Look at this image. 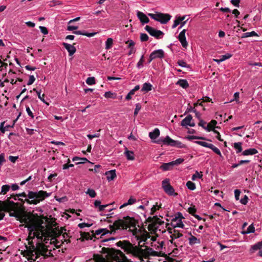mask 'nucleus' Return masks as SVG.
Wrapping results in <instances>:
<instances>
[{"instance_id": "f257e3e1", "label": "nucleus", "mask_w": 262, "mask_h": 262, "mask_svg": "<svg viewBox=\"0 0 262 262\" xmlns=\"http://www.w3.org/2000/svg\"><path fill=\"white\" fill-rule=\"evenodd\" d=\"M51 194V193H48L43 190L38 191H29L27 194L25 192L19 193L16 195L12 194L11 198H14L15 200H17V198L19 196L25 198L24 200L21 199L18 200L22 202H26L29 204L37 205L42 201L45 198H48Z\"/></svg>"}, {"instance_id": "f03ea898", "label": "nucleus", "mask_w": 262, "mask_h": 262, "mask_svg": "<svg viewBox=\"0 0 262 262\" xmlns=\"http://www.w3.org/2000/svg\"><path fill=\"white\" fill-rule=\"evenodd\" d=\"M29 231L28 240L29 243L31 244L33 239L36 238L37 243H39L43 241L45 232L43 227L40 225L35 224H30L27 226Z\"/></svg>"}, {"instance_id": "7ed1b4c3", "label": "nucleus", "mask_w": 262, "mask_h": 262, "mask_svg": "<svg viewBox=\"0 0 262 262\" xmlns=\"http://www.w3.org/2000/svg\"><path fill=\"white\" fill-rule=\"evenodd\" d=\"M153 142L158 144L169 145L178 148H184L185 147V145L181 142L174 140L168 136L165 138L161 137L158 140L153 141Z\"/></svg>"}, {"instance_id": "20e7f679", "label": "nucleus", "mask_w": 262, "mask_h": 262, "mask_svg": "<svg viewBox=\"0 0 262 262\" xmlns=\"http://www.w3.org/2000/svg\"><path fill=\"white\" fill-rule=\"evenodd\" d=\"M125 250L128 253L131 254L135 257L142 258L145 254L144 250L137 246L129 243L125 248Z\"/></svg>"}, {"instance_id": "39448f33", "label": "nucleus", "mask_w": 262, "mask_h": 262, "mask_svg": "<svg viewBox=\"0 0 262 262\" xmlns=\"http://www.w3.org/2000/svg\"><path fill=\"white\" fill-rule=\"evenodd\" d=\"M148 15L152 19L161 23L162 24H166L171 18V16L168 14L162 13H148Z\"/></svg>"}, {"instance_id": "423d86ee", "label": "nucleus", "mask_w": 262, "mask_h": 262, "mask_svg": "<svg viewBox=\"0 0 262 262\" xmlns=\"http://www.w3.org/2000/svg\"><path fill=\"white\" fill-rule=\"evenodd\" d=\"M162 187L166 193L169 195H177L174 192V188L170 185L169 180L168 179H164L162 182Z\"/></svg>"}, {"instance_id": "0eeeda50", "label": "nucleus", "mask_w": 262, "mask_h": 262, "mask_svg": "<svg viewBox=\"0 0 262 262\" xmlns=\"http://www.w3.org/2000/svg\"><path fill=\"white\" fill-rule=\"evenodd\" d=\"M184 219V217L182 216L181 213H179L178 216L173 217L171 222V225L173 228H184V224H183L182 220Z\"/></svg>"}, {"instance_id": "6e6552de", "label": "nucleus", "mask_w": 262, "mask_h": 262, "mask_svg": "<svg viewBox=\"0 0 262 262\" xmlns=\"http://www.w3.org/2000/svg\"><path fill=\"white\" fill-rule=\"evenodd\" d=\"M194 142H195V143H196L198 145H201L203 147L209 148L211 149V150H212V151L214 152H215L216 154H217V155L220 156V157L222 156L221 152L220 150V149L217 147H215L213 144H211V143H208L206 142L200 141H196Z\"/></svg>"}, {"instance_id": "1a4fd4ad", "label": "nucleus", "mask_w": 262, "mask_h": 262, "mask_svg": "<svg viewBox=\"0 0 262 262\" xmlns=\"http://www.w3.org/2000/svg\"><path fill=\"white\" fill-rule=\"evenodd\" d=\"M145 29L151 36H154L157 39L162 38L164 35L162 31L156 30L149 26H146L145 27Z\"/></svg>"}, {"instance_id": "9d476101", "label": "nucleus", "mask_w": 262, "mask_h": 262, "mask_svg": "<svg viewBox=\"0 0 262 262\" xmlns=\"http://www.w3.org/2000/svg\"><path fill=\"white\" fill-rule=\"evenodd\" d=\"M10 215L11 216L15 217L17 220H20L21 223L29 224L31 223L32 222V220L30 217L27 216L26 215L21 216L20 214L15 212L10 213Z\"/></svg>"}, {"instance_id": "9b49d317", "label": "nucleus", "mask_w": 262, "mask_h": 262, "mask_svg": "<svg viewBox=\"0 0 262 262\" xmlns=\"http://www.w3.org/2000/svg\"><path fill=\"white\" fill-rule=\"evenodd\" d=\"M164 56V52L162 50L159 49L153 51L149 56V62L156 58H162Z\"/></svg>"}, {"instance_id": "f8f14e48", "label": "nucleus", "mask_w": 262, "mask_h": 262, "mask_svg": "<svg viewBox=\"0 0 262 262\" xmlns=\"http://www.w3.org/2000/svg\"><path fill=\"white\" fill-rule=\"evenodd\" d=\"M48 250L47 249L42 246H41L40 247L38 248L37 251L35 252V255H32V259L34 260H36L38 258L39 255L46 256L47 255V253L48 252Z\"/></svg>"}, {"instance_id": "ddd939ff", "label": "nucleus", "mask_w": 262, "mask_h": 262, "mask_svg": "<svg viewBox=\"0 0 262 262\" xmlns=\"http://www.w3.org/2000/svg\"><path fill=\"white\" fill-rule=\"evenodd\" d=\"M93 235L96 237V235H101V238H102V236L107 235L108 234H111L112 232H110L106 228H100L96 230L92 231Z\"/></svg>"}, {"instance_id": "4468645a", "label": "nucleus", "mask_w": 262, "mask_h": 262, "mask_svg": "<svg viewBox=\"0 0 262 262\" xmlns=\"http://www.w3.org/2000/svg\"><path fill=\"white\" fill-rule=\"evenodd\" d=\"M192 117L191 115L187 116L181 122V125L183 126H189L193 127L195 125L194 123L191 122Z\"/></svg>"}, {"instance_id": "2eb2a0df", "label": "nucleus", "mask_w": 262, "mask_h": 262, "mask_svg": "<svg viewBox=\"0 0 262 262\" xmlns=\"http://www.w3.org/2000/svg\"><path fill=\"white\" fill-rule=\"evenodd\" d=\"M62 45L68 52L69 56H72L76 52V49L73 45L66 42H63Z\"/></svg>"}, {"instance_id": "dca6fc26", "label": "nucleus", "mask_w": 262, "mask_h": 262, "mask_svg": "<svg viewBox=\"0 0 262 262\" xmlns=\"http://www.w3.org/2000/svg\"><path fill=\"white\" fill-rule=\"evenodd\" d=\"M137 17L142 24H147L149 21L148 17L143 12L137 11Z\"/></svg>"}, {"instance_id": "f3484780", "label": "nucleus", "mask_w": 262, "mask_h": 262, "mask_svg": "<svg viewBox=\"0 0 262 262\" xmlns=\"http://www.w3.org/2000/svg\"><path fill=\"white\" fill-rule=\"evenodd\" d=\"M105 175L106 176L107 180L108 182L113 181L116 177V170L107 171L105 172Z\"/></svg>"}, {"instance_id": "a211bd4d", "label": "nucleus", "mask_w": 262, "mask_h": 262, "mask_svg": "<svg viewBox=\"0 0 262 262\" xmlns=\"http://www.w3.org/2000/svg\"><path fill=\"white\" fill-rule=\"evenodd\" d=\"M190 236L188 238L189 245L190 246H193L195 244H201V239L196 238V237L193 236L191 233H189Z\"/></svg>"}, {"instance_id": "6ab92c4d", "label": "nucleus", "mask_w": 262, "mask_h": 262, "mask_svg": "<svg viewBox=\"0 0 262 262\" xmlns=\"http://www.w3.org/2000/svg\"><path fill=\"white\" fill-rule=\"evenodd\" d=\"M258 153V150L254 148H249L244 150L242 155L243 156L254 155Z\"/></svg>"}, {"instance_id": "aec40b11", "label": "nucleus", "mask_w": 262, "mask_h": 262, "mask_svg": "<svg viewBox=\"0 0 262 262\" xmlns=\"http://www.w3.org/2000/svg\"><path fill=\"white\" fill-rule=\"evenodd\" d=\"M160 130L156 128L152 132H149V137L152 140H154L156 139L160 136Z\"/></svg>"}, {"instance_id": "412c9836", "label": "nucleus", "mask_w": 262, "mask_h": 262, "mask_svg": "<svg viewBox=\"0 0 262 262\" xmlns=\"http://www.w3.org/2000/svg\"><path fill=\"white\" fill-rule=\"evenodd\" d=\"M101 202L100 200H96L94 202V206L95 208H98V211H102L108 206V205H101Z\"/></svg>"}, {"instance_id": "4be33fe9", "label": "nucleus", "mask_w": 262, "mask_h": 262, "mask_svg": "<svg viewBox=\"0 0 262 262\" xmlns=\"http://www.w3.org/2000/svg\"><path fill=\"white\" fill-rule=\"evenodd\" d=\"M173 166L171 162L168 163H164L160 167V168L163 171L170 170L172 169Z\"/></svg>"}, {"instance_id": "5701e85b", "label": "nucleus", "mask_w": 262, "mask_h": 262, "mask_svg": "<svg viewBox=\"0 0 262 262\" xmlns=\"http://www.w3.org/2000/svg\"><path fill=\"white\" fill-rule=\"evenodd\" d=\"M124 154L128 160H134L135 155L133 151L128 150L126 148L125 149Z\"/></svg>"}, {"instance_id": "b1692460", "label": "nucleus", "mask_w": 262, "mask_h": 262, "mask_svg": "<svg viewBox=\"0 0 262 262\" xmlns=\"http://www.w3.org/2000/svg\"><path fill=\"white\" fill-rule=\"evenodd\" d=\"M126 43H128V48L130 49L128 55H130L132 54L135 53L136 49L134 48L135 42L132 40H129Z\"/></svg>"}, {"instance_id": "393cba45", "label": "nucleus", "mask_w": 262, "mask_h": 262, "mask_svg": "<svg viewBox=\"0 0 262 262\" xmlns=\"http://www.w3.org/2000/svg\"><path fill=\"white\" fill-rule=\"evenodd\" d=\"M34 92H35L37 95V96L38 97V98L43 102L45 104H47V105H49V103H48L44 99V97H45V94H42V95H41V90H37V89H33V90Z\"/></svg>"}, {"instance_id": "a878e982", "label": "nucleus", "mask_w": 262, "mask_h": 262, "mask_svg": "<svg viewBox=\"0 0 262 262\" xmlns=\"http://www.w3.org/2000/svg\"><path fill=\"white\" fill-rule=\"evenodd\" d=\"M216 124L217 122L215 120H211L210 122H209L208 124L206 125V128H205V130H206L207 132H210L212 130V129L215 128Z\"/></svg>"}, {"instance_id": "bb28decb", "label": "nucleus", "mask_w": 262, "mask_h": 262, "mask_svg": "<svg viewBox=\"0 0 262 262\" xmlns=\"http://www.w3.org/2000/svg\"><path fill=\"white\" fill-rule=\"evenodd\" d=\"M137 202V200L133 196H131L127 202L123 203L120 206V209L125 207L128 205H132Z\"/></svg>"}, {"instance_id": "cd10ccee", "label": "nucleus", "mask_w": 262, "mask_h": 262, "mask_svg": "<svg viewBox=\"0 0 262 262\" xmlns=\"http://www.w3.org/2000/svg\"><path fill=\"white\" fill-rule=\"evenodd\" d=\"M177 85H180L183 89H187L189 87L188 81L186 79H180L176 82Z\"/></svg>"}, {"instance_id": "c85d7f7f", "label": "nucleus", "mask_w": 262, "mask_h": 262, "mask_svg": "<svg viewBox=\"0 0 262 262\" xmlns=\"http://www.w3.org/2000/svg\"><path fill=\"white\" fill-rule=\"evenodd\" d=\"M262 248V243L261 242H259L257 243L256 244L252 245L250 249V251L251 253H253L254 251L259 250Z\"/></svg>"}, {"instance_id": "c756f323", "label": "nucleus", "mask_w": 262, "mask_h": 262, "mask_svg": "<svg viewBox=\"0 0 262 262\" xmlns=\"http://www.w3.org/2000/svg\"><path fill=\"white\" fill-rule=\"evenodd\" d=\"M152 85L150 83H144L141 89L142 92H148L151 90Z\"/></svg>"}, {"instance_id": "7c9ffc66", "label": "nucleus", "mask_w": 262, "mask_h": 262, "mask_svg": "<svg viewBox=\"0 0 262 262\" xmlns=\"http://www.w3.org/2000/svg\"><path fill=\"white\" fill-rule=\"evenodd\" d=\"M113 45V39L112 38H108L105 42V49L109 50L112 48Z\"/></svg>"}, {"instance_id": "2f4dec72", "label": "nucleus", "mask_w": 262, "mask_h": 262, "mask_svg": "<svg viewBox=\"0 0 262 262\" xmlns=\"http://www.w3.org/2000/svg\"><path fill=\"white\" fill-rule=\"evenodd\" d=\"M178 39L180 41L182 47L183 48H186L188 46V42L186 40V38L185 36H178Z\"/></svg>"}, {"instance_id": "473e14b6", "label": "nucleus", "mask_w": 262, "mask_h": 262, "mask_svg": "<svg viewBox=\"0 0 262 262\" xmlns=\"http://www.w3.org/2000/svg\"><path fill=\"white\" fill-rule=\"evenodd\" d=\"M242 142H235L234 143L233 147L236 149V152L238 154L242 152Z\"/></svg>"}, {"instance_id": "72a5a7b5", "label": "nucleus", "mask_w": 262, "mask_h": 262, "mask_svg": "<svg viewBox=\"0 0 262 262\" xmlns=\"http://www.w3.org/2000/svg\"><path fill=\"white\" fill-rule=\"evenodd\" d=\"M257 34L254 31L250 32H246L242 34V38H247L253 36H257Z\"/></svg>"}, {"instance_id": "f704fd0d", "label": "nucleus", "mask_w": 262, "mask_h": 262, "mask_svg": "<svg viewBox=\"0 0 262 262\" xmlns=\"http://www.w3.org/2000/svg\"><path fill=\"white\" fill-rule=\"evenodd\" d=\"M182 236H183V234L175 229L173 230V233L172 234H171V235H170V237L172 239L179 238Z\"/></svg>"}, {"instance_id": "c9c22d12", "label": "nucleus", "mask_w": 262, "mask_h": 262, "mask_svg": "<svg viewBox=\"0 0 262 262\" xmlns=\"http://www.w3.org/2000/svg\"><path fill=\"white\" fill-rule=\"evenodd\" d=\"M10 186L7 184L4 185L2 186L1 194H6L7 192L10 190Z\"/></svg>"}, {"instance_id": "e433bc0d", "label": "nucleus", "mask_w": 262, "mask_h": 262, "mask_svg": "<svg viewBox=\"0 0 262 262\" xmlns=\"http://www.w3.org/2000/svg\"><path fill=\"white\" fill-rule=\"evenodd\" d=\"M186 186L190 190H194L196 188L195 184L190 181H188L186 183Z\"/></svg>"}, {"instance_id": "4c0bfd02", "label": "nucleus", "mask_w": 262, "mask_h": 262, "mask_svg": "<svg viewBox=\"0 0 262 262\" xmlns=\"http://www.w3.org/2000/svg\"><path fill=\"white\" fill-rule=\"evenodd\" d=\"M86 193L88 194L91 198H95L96 195V193L94 189L89 188L86 191Z\"/></svg>"}, {"instance_id": "58836bf2", "label": "nucleus", "mask_w": 262, "mask_h": 262, "mask_svg": "<svg viewBox=\"0 0 262 262\" xmlns=\"http://www.w3.org/2000/svg\"><path fill=\"white\" fill-rule=\"evenodd\" d=\"M160 206L158 204V203H156V204L154 205L150 209V214H154L155 212L157 210H159L160 208Z\"/></svg>"}, {"instance_id": "ea45409f", "label": "nucleus", "mask_w": 262, "mask_h": 262, "mask_svg": "<svg viewBox=\"0 0 262 262\" xmlns=\"http://www.w3.org/2000/svg\"><path fill=\"white\" fill-rule=\"evenodd\" d=\"M86 83L88 85H93L95 83V79L94 77H89L86 80Z\"/></svg>"}, {"instance_id": "a19ab883", "label": "nucleus", "mask_w": 262, "mask_h": 262, "mask_svg": "<svg viewBox=\"0 0 262 262\" xmlns=\"http://www.w3.org/2000/svg\"><path fill=\"white\" fill-rule=\"evenodd\" d=\"M184 160L183 158H179L175 161H172L171 163L172 164V165L174 166L175 165H178L184 162Z\"/></svg>"}, {"instance_id": "79ce46f5", "label": "nucleus", "mask_w": 262, "mask_h": 262, "mask_svg": "<svg viewBox=\"0 0 262 262\" xmlns=\"http://www.w3.org/2000/svg\"><path fill=\"white\" fill-rule=\"evenodd\" d=\"M143 62H144V55H142L139 61L138 62L137 67L138 69H140L141 68L143 67Z\"/></svg>"}, {"instance_id": "37998d69", "label": "nucleus", "mask_w": 262, "mask_h": 262, "mask_svg": "<svg viewBox=\"0 0 262 262\" xmlns=\"http://www.w3.org/2000/svg\"><path fill=\"white\" fill-rule=\"evenodd\" d=\"M232 56V54L230 53H226L225 55H223L221 56V58H222V60L224 61L227 59H229Z\"/></svg>"}, {"instance_id": "c03bdc74", "label": "nucleus", "mask_w": 262, "mask_h": 262, "mask_svg": "<svg viewBox=\"0 0 262 262\" xmlns=\"http://www.w3.org/2000/svg\"><path fill=\"white\" fill-rule=\"evenodd\" d=\"M246 230L247 233H254L255 231V228L253 224H251L249 226V227L247 228Z\"/></svg>"}, {"instance_id": "a18cd8bd", "label": "nucleus", "mask_w": 262, "mask_h": 262, "mask_svg": "<svg viewBox=\"0 0 262 262\" xmlns=\"http://www.w3.org/2000/svg\"><path fill=\"white\" fill-rule=\"evenodd\" d=\"M114 94L112 93L110 91H108L105 93L104 96L106 98H115L114 96Z\"/></svg>"}, {"instance_id": "49530a36", "label": "nucleus", "mask_w": 262, "mask_h": 262, "mask_svg": "<svg viewBox=\"0 0 262 262\" xmlns=\"http://www.w3.org/2000/svg\"><path fill=\"white\" fill-rule=\"evenodd\" d=\"M202 175H201L198 171H196L194 174L192 175L191 180L192 181H195L196 178H201Z\"/></svg>"}, {"instance_id": "de8ad7c7", "label": "nucleus", "mask_w": 262, "mask_h": 262, "mask_svg": "<svg viewBox=\"0 0 262 262\" xmlns=\"http://www.w3.org/2000/svg\"><path fill=\"white\" fill-rule=\"evenodd\" d=\"M140 39L142 41H147L148 39V36L145 33H141L140 35Z\"/></svg>"}, {"instance_id": "09e8293b", "label": "nucleus", "mask_w": 262, "mask_h": 262, "mask_svg": "<svg viewBox=\"0 0 262 262\" xmlns=\"http://www.w3.org/2000/svg\"><path fill=\"white\" fill-rule=\"evenodd\" d=\"M164 224V222L160 220V219L157 220V223H155L154 225V227L156 229H158L159 227V226L162 225Z\"/></svg>"}, {"instance_id": "8fccbe9b", "label": "nucleus", "mask_w": 262, "mask_h": 262, "mask_svg": "<svg viewBox=\"0 0 262 262\" xmlns=\"http://www.w3.org/2000/svg\"><path fill=\"white\" fill-rule=\"evenodd\" d=\"M135 94L134 90H130L125 97V100H129L132 99V96Z\"/></svg>"}, {"instance_id": "3c124183", "label": "nucleus", "mask_w": 262, "mask_h": 262, "mask_svg": "<svg viewBox=\"0 0 262 262\" xmlns=\"http://www.w3.org/2000/svg\"><path fill=\"white\" fill-rule=\"evenodd\" d=\"M35 81V78L33 75H30L29 76V81L27 82V84L28 85H31L33 84L34 81Z\"/></svg>"}, {"instance_id": "603ef678", "label": "nucleus", "mask_w": 262, "mask_h": 262, "mask_svg": "<svg viewBox=\"0 0 262 262\" xmlns=\"http://www.w3.org/2000/svg\"><path fill=\"white\" fill-rule=\"evenodd\" d=\"M178 64H179V66L183 68H186L188 67L187 63L185 61L182 60L178 61Z\"/></svg>"}, {"instance_id": "864d4df0", "label": "nucleus", "mask_w": 262, "mask_h": 262, "mask_svg": "<svg viewBox=\"0 0 262 262\" xmlns=\"http://www.w3.org/2000/svg\"><path fill=\"white\" fill-rule=\"evenodd\" d=\"M141 109V105L139 103H137L136 104V108H135V110L134 111V114L135 116H136L138 115L139 111Z\"/></svg>"}, {"instance_id": "5fc2aeb1", "label": "nucleus", "mask_w": 262, "mask_h": 262, "mask_svg": "<svg viewBox=\"0 0 262 262\" xmlns=\"http://www.w3.org/2000/svg\"><path fill=\"white\" fill-rule=\"evenodd\" d=\"M26 112L28 116H29L32 119H33L34 116L29 106H26Z\"/></svg>"}, {"instance_id": "6e6d98bb", "label": "nucleus", "mask_w": 262, "mask_h": 262, "mask_svg": "<svg viewBox=\"0 0 262 262\" xmlns=\"http://www.w3.org/2000/svg\"><path fill=\"white\" fill-rule=\"evenodd\" d=\"M100 135L99 133H96L94 135L88 134V135H87V137L90 140H92V139H93L94 138H98L100 137Z\"/></svg>"}, {"instance_id": "4d7b16f0", "label": "nucleus", "mask_w": 262, "mask_h": 262, "mask_svg": "<svg viewBox=\"0 0 262 262\" xmlns=\"http://www.w3.org/2000/svg\"><path fill=\"white\" fill-rule=\"evenodd\" d=\"M248 198L246 195H245L243 198H242L240 200L241 204L246 205L248 203Z\"/></svg>"}, {"instance_id": "13d9d810", "label": "nucleus", "mask_w": 262, "mask_h": 262, "mask_svg": "<svg viewBox=\"0 0 262 262\" xmlns=\"http://www.w3.org/2000/svg\"><path fill=\"white\" fill-rule=\"evenodd\" d=\"M146 253L151 255H155L156 252L151 248H146Z\"/></svg>"}, {"instance_id": "bf43d9fd", "label": "nucleus", "mask_w": 262, "mask_h": 262, "mask_svg": "<svg viewBox=\"0 0 262 262\" xmlns=\"http://www.w3.org/2000/svg\"><path fill=\"white\" fill-rule=\"evenodd\" d=\"M39 29L40 30V31L44 34V35H47L48 34V30L47 29V28L45 27H43V26H40L39 27Z\"/></svg>"}, {"instance_id": "052dcab7", "label": "nucleus", "mask_w": 262, "mask_h": 262, "mask_svg": "<svg viewBox=\"0 0 262 262\" xmlns=\"http://www.w3.org/2000/svg\"><path fill=\"white\" fill-rule=\"evenodd\" d=\"M241 193V192L239 189H235L234 190L235 198L236 200H238L239 199Z\"/></svg>"}, {"instance_id": "680f3d73", "label": "nucleus", "mask_w": 262, "mask_h": 262, "mask_svg": "<svg viewBox=\"0 0 262 262\" xmlns=\"http://www.w3.org/2000/svg\"><path fill=\"white\" fill-rule=\"evenodd\" d=\"M181 23L180 21L179 20V18L178 17L176 18V19L174 20L173 24L172 26V28H175L177 27Z\"/></svg>"}, {"instance_id": "e2e57ef3", "label": "nucleus", "mask_w": 262, "mask_h": 262, "mask_svg": "<svg viewBox=\"0 0 262 262\" xmlns=\"http://www.w3.org/2000/svg\"><path fill=\"white\" fill-rule=\"evenodd\" d=\"M91 224H89L88 223H80L78 224V227H79L80 228H83L84 227H89L91 226Z\"/></svg>"}, {"instance_id": "0e129e2a", "label": "nucleus", "mask_w": 262, "mask_h": 262, "mask_svg": "<svg viewBox=\"0 0 262 262\" xmlns=\"http://www.w3.org/2000/svg\"><path fill=\"white\" fill-rule=\"evenodd\" d=\"M188 139L189 140H193V139H205L204 138L200 137V136H190L188 137Z\"/></svg>"}, {"instance_id": "69168bd1", "label": "nucleus", "mask_w": 262, "mask_h": 262, "mask_svg": "<svg viewBox=\"0 0 262 262\" xmlns=\"http://www.w3.org/2000/svg\"><path fill=\"white\" fill-rule=\"evenodd\" d=\"M206 125H207V123L206 122H205L203 120H200V122L199 123V125L202 127L204 129H205V128H206Z\"/></svg>"}, {"instance_id": "338daca9", "label": "nucleus", "mask_w": 262, "mask_h": 262, "mask_svg": "<svg viewBox=\"0 0 262 262\" xmlns=\"http://www.w3.org/2000/svg\"><path fill=\"white\" fill-rule=\"evenodd\" d=\"M239 0H231V3L232 5H233L234 6L239 7Z\"/></svg>"}, {"instance_id": "774afa93", "label": "nucleus", "mask_w": 262, "mask_h": 262, "mask_svg": "<svg viewBox=\"0 0 262 262\" xmlns=\"http://www.w3.org/2000/svg\"><path fill=\"white\" fill-rule=\"evenodd\" d=\"M196 211V209L194 207H190L188 208V211L189 213L191 214L193 216L195 215L194 213H195Z\"/></svg>"}]
</instances>
